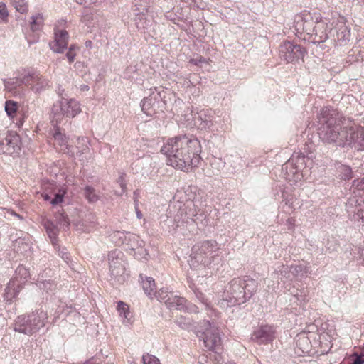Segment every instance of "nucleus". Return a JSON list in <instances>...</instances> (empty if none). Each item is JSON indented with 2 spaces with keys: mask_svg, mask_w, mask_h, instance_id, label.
I'll return each mask as SVG.
<instances>
[{
  "mask_svg": "<svg viewBox=\"0 0 364 364\" xmlns=\"http://www.w3.org/2000/svg\"><path fill=\"white\" fill-rule=\"evenodd\" d=\"M142 287L145 294L150 298H152L154 293L156 291V284L154 279L152 277H146L143 279L142 275H140Z\"/></svg>",
  "mask_w": 364,
  "mask_h": 364,
  "instance_id": "cd10ccee",
  "label": "nucleus"
},
{
  "mask_svg": "<svg viewBox=\"0 0 364 364\" xmlns=\"http://www.w3.org/2000/svg\"><path fill=\"white\" fill-rule=\"evenodd\" d=\"M257 288V282L250 276L234 278L226 285L218 304L226 309L244 304L252 298Z\"/></svg>",
  "mask_w": 364,
  "mask_h": 364,
  "instance_id": "f03ea898",
  "label": "nucleus"
},
{
  "mask_svg": "<svg viewBox=\"0 0 364 364\" xmlns=\"http://www.w3.org/2000/svg\"><path fill=\"white\" fill-rule=\"evenodd\" d=\"M350 363L352 364H364V351L360 355L354 354Z\"/></svg>",
  "mask_w": 364,
  "mask_h": 364,
  "instance_id": "3c124183",
  "label": "nucleus"
},
{
  "mask_svg": "<svg viewBox=\"0 0 364 364\" xmlns=\"http://www.w3.org/2000/svg\"><path fill=\"white\" fill-rule=\"evenodd\" d=\"M191 63H193L196 65H199L200 64L206 62L205 58L200 57L197 58H193L191 60Z\"/></svg>",
  "mask_w": 364,
  "mask_h": 364,
  "instance_id": "13d9d810",
  "label": "nucleus"
},
{
  "mask_svg": "<svg viewBox=\"0 0 364 364\" xmlns=\"http://www.w3.org/2000/svg\"><path fill=\"white\" fill-rule=\"evenodd\" d=\"M345 146L358 151L364 150V127L356 124L347 127Z\"/></svg>",
  "mask_w": 364,
  "mask_h": 364,
  "instance_id": "f8f14e48",
  "label": "nucleus"
},
{
  "mask_svg": "<svg viewBox=\"0 0 364 364\" xmlns=\"http://www.w3.org/2000/svg\"><path fill=\"white\" fill-rule=\"evenodd\" d=\"M164 102L160 92L151 93L149 97L144 98L141 102L142 111L147 115H151L157 109L163 108Z\"/></svg>",
  "mask_w": 364,
  "mask_h": 364,
  "instance_id": "4468645a",
  "label": "nucleus"
},
{
  "mask_svg": "<svg viewBox=\"0 0 364 364\" xmlns=\"http://www.w3.org/2000/svg\"><path fill=\"white\" fill-rule=\"evenodd\" d=\"M13 5L16 10L21 14H24L28 11V4L26 0H14Z\"/></svg>",
  "mask_w": 364,
  "mask_h": 364,
  "instance_id": "a19ab883",
  "label": "nucleus"
},
{
  "mask_svg": "<svg viewBox=\"0 0 364 364\" xmlns=\"http://www.w3.org/2000/svg\"><path fill=\"white\" fill-rule=\"evenodd\" d=\"M134 256L138 259H148L149 254L147 250L144 247H139V248H136L135 252H132Z\"/></svg>",
  "mask_w": 364,
  "mask_h": 364,
  "instance_id": "c03bdc74",
  "label": "nucleus"
},
{
  "mask_svg": "<svg viewBox=\"0 0 364 364\" xmlns=\"http://www.w3.org/2000/svg\"><path fill=\"white\" fill-rule=\"evenodd\" d=\"M175 323L182 329L189 331L192 326V320L189 317L181 316L177 317Z\"/></svg>",
  "mask_w": 364,
  "mask_h": 364,
  "instance_id": "e433bc0d",
  "label": "nucleus"
},
{
  "mask_svg": "<svg viewBox=\"0 0 364 364\" xmlns=\"http://www.w3.org/2000/svg\"><path fill=\"white\" fill-rule=\"evenodd\" d=\"M9 16L5 4L0 5V18L3 20L7 18Z\"/></svg>",
  "mask_w": 364,
  "mask_h": 364,
  "instance_id": "864d4df0",
  "label": "nucleus"
},
{
  "mask_svg": "<svg viewBox=\"0 0 364 364\" xmlns=\"http://www.w3.org/2000/svg\"><path fill=\"white\" fill-rule=\"evenodd\" d=\"M66 58H68L69 63H73L75 60L76 56V52L68 50L66 53Z\"/></svg>",
  "mask_w": 364,
  "mask_h": 364,
  "instance_id": "6e6d98bb",
  "label": "nucleus"
},
{
  "mask_svg": "<svg viewBox=\"0 0 364 364\" xmlns=\"http://www.w3.org/2000/svg\"><path fill=\"white\" fill-rule=\"evenodd\" d=\"M208 327L202 333V338L205 346L210 350L219 353L221 350V338L218 328L213 326L209 321L206 322Z\"/></svg>",
  "mask_w": 364,
  "mask_h": 364,
  "instance_id": "ddd939ff",
  "label": "nucleus"
},
{
  "mask_svg": "<svg viewBox=\"0 0 364 364\" xmlns=\"http://www.w3.org/2000/svg\"><path fill=\"white\" fill-rule=\"evenodd\" d=\"M334 41L339 42L340 45H345L350 40V29L346 25H341L331 31Z\"/></svg>",
  "mask_w": 364,
  "mask_h": 364,
  "instance_id": "5701e85b",
  "label": "nucleus"
},
{
  "mask_svg": "<svg viewBox=\"0 0 364 364\" xmlns=\"http://www.w3.org/2000/svg\"><path fill=\"white\" fill-rule=\"evenodd\" d=\"M28 77L29 82L28 87L35 94H40L50 87V81L39 73L28 72Z\"/></svg>",
  "mask_w": 364,
  "mask_h": 364,
  "instance_id": "2eb2a0df",
  "label": "nucleus"
},
{
  "mask_svg": "<svg viewBox=\"0 0 364 364\" xmlns=\"http://www.w3.org/2000/svg\"><path fill=\"white\" fill-rule=\"evenodd\" d=\"M84 196L90 203H95L99 200V196L96 193L95 188L90 186L85 187Z\"/></svg>",
  "mask_w": 364,
  "mask_h": 364,
  "instance_id": "c9c22d12",
  "label": "nucleus"
},
{
  "mask_svg": "<svg viewBox=\"0 0 364 364\" xmlns=\"http://www.w3.org/2000/svg\"><path fill=\"white\" fill-rule=\"evenodd\" d=\"M198 118L202 121V122L204 123L203 127H205V128L210 127V126L212 125V123H211L210 121L207 120V119L203 121V119H202V116L201 115H199Z\"/></svg>",
  "mask_w": 364,
  "mask_h": 364,
  "instance_id": "052dcab7",
  "label": "nucleus"
},
{
  "mask_svg": "<svg viewBox=\"0 0 364 364\" xmlns=\"http://www.w3.org/2000/svg\"><path fill=\"white\" fill-rule=\"evenodd\" d=\"M323 28H320L318 30V36H316V32H313V34H314V37L312 40V43L316 44V43H323L325 42L328 38V34L326 33V31H321V34L318 33L319 31L321 29H322Z\"/></svg>",
  "mask_w": 364,
  "mask_h": 364,
  "instance_id": "37998d69",
  "label": "nucleus"
},
{
  "mask_svg": "<svg viewBox=\"0 0 364 364\" xmlns=\"http://www.w3.org/2000/svg\"><path fill=\"white\" fill-rule=\"evenodd\" d=\"M21 137L16 132L0 133V154L17 155L21 151Z\"/></svg>",
  "mask_w": 364,
  "mask_h": 364,
  "instance_id": "9b49d317",
  "label": "nucleus"
},
{
  "mask_svg": "<svg viewBox=\"0 0 364 364\" xmlns=\"http://www.w3.org/2000/svg\"><path fill=\"white\" fill-rule=\"evenodd\" d=\"M119 255H122V252L117 250L108 255L110 280L113 281V284L124 283L128 276L126 274L124 262L119 257Z\"/></svg>",
  "mask_w": 364,
  "mask_h": 364,
  "instance_id": "9d476101",
  "label": "nucleus"
},
{
  "mask_svg": "<svg viewBox=\"0 0 364 364\" xmlns=\"http://www.w3.org/2000/svg\"><path fill=\"white\" fill-rule=\"evenodd\" d=\"M196 213H195V211H192L191 209L189 210V213H187L186 212V218H183L182 219V221L183 222H186V223H188V219H191L192 220H193V216H196Z\"/></svg>",
  "mask_w": 364,
  "mask_h": 364,
  "instance_id": "5fc2aeb1",
  "label": "nucleus"
},
{
  "mask_svg": "<svg viewBox=\"0 0 364 364\" xmlns=\"http://www.w3.org/2000/svg\"><path fill=\"white\" fill-rule=\"evenodd\" d=\"M43 199L46 201H50L51 200V197L48 194V193H43L42 195Z\"/></svg>",
  "mask_w": 364,
  "mask_h": 364,
  "instance_id": "0e129e2a",
  "label": "nucleus"
},
{
  "mask_svg": "<svg viewBox=\"0 0 364 364\" xmlns=\"http://www.w3.org/2000/svg\"><path fill=\"white\" fill-rule=\"evenodd\" d=\"M166 219L163 220H161V225L162 226L163 228H165L166 226H167L168 228H169L170 226H173V225L175 224V223H177V224L176 225V227H178L179 226V220L177 221V218L176 217H175L174 219H172L171 218H169L168 217L167 215H165L164 216ZM164 216L161 215V219H163Z\"/></svg>",
  "mask_w": 364,
  "mask_h": 364,
  "instance_id": "a18cd8bd",
  "label": "nucleus"
},
{
  "mask_svg": "<svg viewBox=\"0 0 364 364\" xmlns=\"http://www.w3.org/2000/svg\"><path fill=\"white\" fill-rule=\"evenodd\" d=\"M38 277L37 280V286L41 290L46 291V293L52 292L55 289V284L50 279H43Z\"/></svg>",
  "mask_w": 364,
  "mask_h": 364,
  "instance_id": "7c9ffc66",
  "label": "nucleus"
},
{
  "mask_svg": "<svg viewBox=\"0 0 364 364\" xmlns=\"http://www.w3.org/2000/svg\"><path fill=\"white\" fill-rule=\"evenodd\" d=\"M97 1V0H82L80 2V4H95Z\"/></svg>",
  "mask_w": 364,
  "mask_h": 364,
  "instance_id": "e2e57ef3",
  "label": "nucleus"
},
{
  "mask_svg": "<svg viewBox=\"0 0 364 364\" xmlns=\"http://www.w3.org/2000/svg\"><path fill=\"white\" fill-rule=\"evenodd\" d=\"M66 191L63 189H59L54 197L50 200V204L53 205H57L63 201V198Z\"/></svg>",
  "mask_w": 364,
  "mask_h": 364,
  "instance_id": "79ce46f5",
  "label": "nucleus"
},
{
  "mask_svg": "<svg viewBox=\"0 0 364 364\" xmlns=\"http://www.w3.org/2000/svg\"><path fill=\"white\" fill-rule=\"evenodd\" d=\"M55 248L58 252V255L65 261V262L72 269H74V262L70 258V255L67 250L66 247H60L57 243L56 245H53Z\"/></svg>",
  "mask_w": 364,
  "mask_h": 364,
  "instance_id": "2f4dec72",
  "label": "nucleus"
},
{
  "mask_svg": "<svg viewBox=\"0 0 364 364\" xmlns=\"http://www.w3.org/2000/svg\"><path fill=\"white\" fill-rule=\"evenodd\" d=\"M142 360L144 364H159V359L151 355L145 354L142 357Z\"/></svg>",
  "mask_w": 364,
  "mask_h": 364,
  "instance_id": "09e8293b",
  "label": "nucleus"
},
{
  "mask_svg": "<svg viewBox=\"0 0 364 364\" xmlns=\"http://www.w3.org/2000/svg\"><path fill=\"white\" fill-rule=\"evenodd\" d=\"M275 333L274 326L262 325L254 331L252 339L259 344H266L275 338Z\"/></svg>",
  "mask_w": 364,
  "mask_h": 364,
  "instance_id": "dca6fc26",
  "label": "nucleus"
},
{
  "mask_svg": "<svg viewBox=\"0 0 364 364\" xmlns=\"http://www.w3.org/2000/svg\"><path fill=\"white\" fill-rule=\"evenodd\" d=\"M18 109L17 102L12 100H7L5 103V111L8 116L13 117Z\"/></svg>",
  "mask_w": 364,
  "mask_h": 364,
  "instance_id": "4c0bfd02",
  "label": "nucleus"
},
{
  "mask_svg": "<svg viewBox=\"0 0 364 364\" xmlns=\"http://www.w3.org/2000/svg\"><path fill=\"white\" fill-rule=\"evenodd\" d=\"M306 165V156L301 152H294L291 157L282 166V169L287 171L289 168L294 169L291 171L292 174H294L301 170Z\"/></svg>",
  "mask_w": 364,
  "mask_h": 364,
  "instance_id": "aec40b11",
  "label": "nucleus"
},
{
  "mask_svg": "<svg viewBox=\"0 0 364 364\" xmlns=\"http://www.w3.org/2000/svg\"><path fill=\"white\" fill-rule=\"evenodd\" d=\"M189 288L193 291V292L194 293V289H198L195 284L193 283H190L189 284Z\"/></svg>",
  "mask_w": 364,
  "mask_h": 364,
  "instance_id": "774afa93",
  "label": "nucleus"
},
{
  "mask_svg": "<svg viewBox=\"0 0 364 364\" xmlns=\"http://www.w3.org/2000/svg\"><path fill=\"white\" fill-rule=\"evenodd\" d=\"M46 232L50 239L53 245H56L58 228L55 223L50 219H44L42 222Z\"/></svg>",
  "mask_w": 364,
  "mask_h": 364,
  "instance_id": "a878e982",
  "label": "nucleus"
},
{
  "mask_svg": "<svg viewBox=\"0 0 364 364\" xmlns=\"http://www.w3.org/2000/svg\"><path fill=\"white\" fill-rule=\"evenodd\" d=\"M295 350L299 355L309 353L311 350V343L304 332L299 333L295 338Z\"/></svg>",
  "mask_w": 364,
  "mask_h": 364,
  "instance_id": "412c9836",
  "label": "nucleus"
},
{
  "mask_svg": "<svg viewBox=\"0 0 364 364\" xmlns=\"http://www.w3.org/2000/svg\"><path fill=\"white\" fill-rule=\"evenodd\" d=\"M294 221H295L294 219L292 218H290L287 220V225L289 226V229L292 228V227L294 225Z\"/></svg>",
  "mask_w": 364,
  "mask_h": 364,
  "instance_id": "680f3d73",
  "label": "nucleus"
},
{
  "mask_svg": "<svg viewBox=\"0 0 364 364\" xmlns=\"http://www.w3.org/2000/svg\"><path fill=\"white\" fill-rule=\"evenodd\" d=\"M194 295L196 299L203 304L205 309H208L210 306V303L208 301L205 295L200 291L198 289H194Z\"/></svg>",
  "mask_w": 364,
  "mask_h": 364,
  "instance_id": "58836bf2",
  "label": "nucleus"
},
{
  "mask_svg": "<svg viewBox=\"0 0 364 364\" xmlns=\"http://www.w3.org/2000/svg\"><path fill=\"white\" fill-rule=\"evenodd\" d=\"M69 34L65 30L58 29L54 33V40L49 43L50 48L56 53H63L68 48Z\"/></svg>",
  "mask_w": 364,
  "mask_h": 364,
  "instance_id": "f3484780",
  "label": "nucleus"
},
{
  "mask_svg": "<svg viewBox=\"0 0 364 364\" xmlns=\"http://www.w3.org/2000/svg\"><path fill=\"white\" fill-rule=\"evenodd\" d=\"M325 247L326 252L331 254L338 251L339 245L334 238H331L327 240Z\"/></svg>",
  "mask_w": 364,
  "mask_h": 364,
  "instance_id": "ea45409f",
  "label": "nucleus"
},
{
  "mask_svg": "<svg viewBox=\"0 0 364 364\" xmlns=\"http://www.w3.org/2000/svg\"><path fill=\"white\" fill-rule=\"evenodd\" d=\"M307 50L304 47L292 41H286L279 46V58L288 63L304 62Z\"/></svg>",
  "mask_w": 364,
  "mask_h": 364,
  "instance_id": "1a4fd4ad",
  "label": "nucleus"
},
{
  "mask_svg": "<svg viewBox=\"0 0 364 364\" xmlns=\"http://www.w3.org/2000/svg\"><path fill=\"white\" fill-rule=\"evenodd\" d=\"M87 144L88 140L86 137H79L77 140L76 149L77 151L76 154L82 161L88 160L87 154L90 152V148Z\"/></svg>",
  "mask_w": 364,
  "mask_h": 364,
  "instance_id": "393cba45",
  "label": "nucleus"
},
{
  "mask_svg": "<svg viewBox=\"0 0 364 364\" xmlns=\"http://www.w3.org/2000/svg\"><path fill=\"white\" fill-rule=\"evenodd\" d=\"M117 183L119 184L122 192L119 193V196H122L127 191V184L125 182V174L122 173L117 179Z\"/></svg>",
  "mask_w": 364,
  "mask_h": 364,
  "instance_id": "8fccbe9b",
  "label": "nucleus"
},
{
  "mask_svg": "<svg viewBox=\"0 0 364 364\" xmlns=\"http://www.w3.org/2000/svg\"><path fill=\"white\" fill-rule=\"evenodd\" d=\"M145 242L140 240L139 237L135 234L127 232L125 245L130 250V251L135 252L136 248L139 247H144Z\"/></svg>",
  "mask_w": 364,
  "mask_h": 364,
  "instance_id": "bb28decb",
  "label": "nucleus"
},
{
  "mask_svg": "<svg viewBox=\"0 0 364 364\" xmlns=\"http://www.w3.org/2000/svg\"><path fill=\"white\" fill-rule=\"evenodd\" d=\"M81 112L80 102L75 99L68 100L62 96L61 100L53 104L51 112L53 121L60 123L64 118H73Z\"/></svg>",
  "mask_w": 364,
  "mask_h": 364,
  "instance_id": "6e6552de",
  "label": "nucleus"
},
{
  "mask_svg": "<svg viewBox=\"0 0 364 364\" xmlns=\"http://www.w3.org/2000/svg\"><path fill=\"white\" fill-rule=\"evenodd\" d=\"M134 205H135V210H136V216H137L138 218L140 219V218H142V213L139 210V208H138V200H137L138 193H137L136 191L134 192Z\"/></svg>",
  "mask_w": 364,
  "mask_h": 364,
  "instance_id": "603ef678",
  "label": "nucleus"
},
{
  "mask_svg": "<svg viewBox=\"0 0 364 364\" xmlns=\"http://www.w3.org/2000/svg\"><path fill=\"white\" fill-rule=\"evenodd\" d=\"M77 49H79V48L74 44L70 45V47L68 48V50H71V51H74V52H75V50Z\"/></svg>",
  "mask_w": 364,
  "mask_h": 364,
  "instance_id": "69168bd1",
  "label": "nucleus"
},
{
  "mask_svg": "<svg viewBox=\"0 0 364 364\" xmlns=\"http://www.w3.org/2000/svg\"><path fill=\"white\" fill-rule=\"evenodd\" d=\"M218 250L219 245L215 240L199 242L192 247L189 264L193 267L210 264L218 255Z\"/></svg>",
  "mask_w": 364,
  "mask_h": 364,
  "instance_id": "39448f33",
  "label": "nucleus"
},
{
  "mask_svg": "<svg viewBox=\"0 0 364 364\" xmlns=\"http://www.w3.org/2000/svg\"><path fill=\"white\" fill-rule=\"evenodd\" d=\"M158 301L164 302L170 310H179L188 313H198V308L188 301L184 297L175 295L173 291H168L167 288H161L155 291L154 295Z\"/></svg>",
  "mask_w": 364,
  "mask_h": 364,
  "instance_id": "423d86ee",
  "label": "nucleus"
},
{
  "mask_svg": "<svg viewBox=\"0 0 364 364\" xmlns=\"http://www.w3.org/2000/svg\"><path fill=\"white\" fill-rule=\"evenodd\" d=\"M336 115V110L333 108L325 107L321 109L318 115V136L324 143L345 146L347 127L342 129Z\"/></svg>",
  "mask_w": 364,
  "mask_h": 364,
  "instance_id": "7ed1b4c3",
  "label": "nucleus"
},
{
  "mask_svg": "<svg viewBox=\"0 0 364 364\" xmlns=\"http://www.w3.org/2000/svg\"><path fill=\"white\" fill-rule=\"evenodd\" d=\"M151 164V159L149 156H144L142 158L138 159L134 163H132V166L135 167H141L144 168V165H149Z\"/></svg>",
  "mask_w": 364,
  "mask_h": 364,
  "instance_id": "de8ad7c7",
  "label": "nucleus"
},
{
  "mask_svg": "<svg viewBox=\"0 0 364 364\" xmlns=\"http://www.w3.org/2000/svg\"><path fill=\"white\" fill-rule=\"evenodd\" d=\"M353 172L348 166H342L341 168L340 176L343 180H350L352 178Z\"/></svg>",
  "mask_w": 364,
  "mask_h": 364,
  "instance_id": "49530a36",
  "label": "nucleus"
},
{
  "mask_svg": "<svg viewBox=\"0 0 364 364\" xmlns=\"http://www.w3.org/2000/svg\"><path fill=\"white\" fill-rule=\"evenodd\" d=\"M321 15L316 12L312 14L307 11L297 14L294 18L295 30L298 33L305 32L311 34L316 32L318 36V30L321 27L324 28V23L321 21Z\"/></svg>",
  "mask_w": 364,
  "mask_h": 364,
  "instance_id": "0eeeda50",
  "label": "nucleus"
},
{
  "mask_svg": "<svg viewBox=\"0 0 364 364\" xmlns=\"http://www.w3.org/2000/svg\"><path fill=\"white\" fill-rule=\"evenodd\" d=\"M44 23V18L42 14L33 15L31 18L30 28L33 33L32 35L26 34L25 38L29 46L34 44L38 41L39 36L35 33L41 31Z\"/></svg>",
  "mask_w": 364,
  "mask_h": 364,
  "instance_id": "6ab92c4d",
  "label": "nucleus"
},
{
  "mask_svg": "<svg viewBox=\"0 0 364 364\" xmlns=\"http://www.w3.org/2000/svg\"><path fill=\"white\" fill-rule=\"evenodd\" d=\"M128 232H122V231H114L113 232L110 237L112 241L114 242L116 245H122L126 243V239L127 236Z\"/></svg>",
  "mask_w": 364,
  "mask_h": 364,
  "instance_id": "72a5a7b5",
  "label": "nucleus"
},
{
  "mask_svg": "<svg viewBox=\"0 0 364 364\" xmlns=\"http://www.w3.org/2000/svg\"><path fill=\"white\" fill-rule=\"evenodd\" d=\"M55 221L57 224L63 228H69L70 221L66 215L63 213V210H58L54 215Z\"/></svg>",
  "mask_w": 364,
  "mask_h": 364,
  "instance_id": "473e14b6",
  "label": "nucleus"
},
{
  "mask_svg": "<svg viewBox=\"0 0 364 364\" xmlns=\"http://www.w3.org/2000/svg\"><path fill=\"white\" fill-rule=\"evenodd\" d=\"M53 136H54L55 140L59 141L61 143H63L65 136L63 134H62L60 132L56 131L54 133Z\"/></svg>",
  "mask_w": 364,
  "mask_h": 364,
  "instance_id": "4d7b16f0",
  "label": "nucleus"
},
{
  "mask_svg": "<svg viewBox=\"0 0 364 364\" xmlns=\"http://www.w3.org/2000/svg\"><path fill=\"white\" fill-rule=\"evenodd\" d=\"M57 92H58L59 95H63V93L64 92V89H63L62 87L60 85H59L58 87Z\"/></svg>",
  "mask_w": 364,
  "mask_h": 364,
  "instance_id": "338daca9",
  "label": "nucleus"
},
{
  "mask_svg": "<svg viewBox=\"0 0 364 364\" xmlns=\"http://www.w3.org/2000/svg\"><path fill=\"white\" fill-rule=\"evenodd\" d=\"M22 289V285L15 284L14 279H10L4 289V300L7 304H11Z\"/></svg>",
  "mask_w": 364,
  "mask_h": 364,
  "instance_id": "4be33fe9",
  "label": "nucleus"
},
{
  "mask_svg": "<svg viewBox=\"0 0 364 364\" xmlns=\"http://www.w3.org/2000/svg\"><path fill=\"white\" fill-rule=\"evenodd\" d=\"M48 323L46 311L39 309L18 316L12 323L15 332L31 336L46 327Z\"/></svg>",
  "mask_w": 364,
  "mask_h": 364,
  "instance_id": "20e7f679",
  "label": "nucleus"
},
{
  "mask_svg": "<svg viewBox=\"0 0 364 364\" xmlns=\"http://www.w3.org/2000/svg\"><path fill=\"white\" fill-rule=\"evenodd\" d=\"M291 269L292 270L291 272L294 275H297L302 271V267L301 266L291 267Z\"/></svg>",
  "mask_w": 364,
  "mask_h": 364,
  "instance_id": "bf43d9fd",
  "label": "nucleus"
},
{
  "mask_svg": "<svg viewBox=\"0 0 364 364\" xmlns=\"http://www.w3.org/2000/svg\"><path fill=\"white\" fill-rule=\"evenodd\" d=\"M4 85L5 88L8 90L9 92H12L13 90L17 87H20L22 85H25L26 86H28V73H25L21 75V77H16L15 79H11L9 80H4Z\"/></svg>",
  "mask_w": 364,
  "mask_h": 364,
  "instance_id": "b1692460",
  "label": "nucleus"
},
{
  "mask_svg": "<svg viewBox=\"0 0 364 364\" xmlns=\"http://www.w3.org/2000/svg\"><path fill=\"white\" fill-rule=\"evenodd\" d=\"M30 277L29 271L23 265H18L15 271V277L11 279H14L15 283L17 282L18 284L22 285L25 281H26Z\"/></svg>",
  "mask_w": 364,
  "mask_h": 364,
  "instance_id": "c85d7f7f",
  "label": "nucleus"
},
{
  "mask_svg": "<svg viewBox=\"0 0 364 364\" xmlns=\"http://www.w3.org/2000/svg\"><path fill=\"white\" fill-rule=\"evenodd\" d=\"M353 186L354 193L360 197V202L357 200L354 213L358 219H361L364 223V178L361 179L354 180Z\"/></svg>",
  "mask_w": 364,
  "mask_h": 364,
  "instance_id": "a211bd4d",
  "label": "nucleus"
},
{
  "mask_svg": "<svg viewBox=\"0 0 364 364\" xmlns=\"http://www.w3.org/2000/svg\"><path fill=\"white\" fill-rule=\"evenodd\" d=\"M134 21L136 28L139 31H145L147 29L151 23V20L147 18L146 14L144 12L136 14Z\"/></svg>",
  "mask_w": 364,
  "mask_h": 364,
  "instance_id": "c756f323",
  "label": "nucleus"
},
{
  "mask_svg": "<svg viewBox=\"0 0 364 364\" xmlns=\"http://www.w3.org/2000/svg\"><path fill=\"white\" fill-rule=\"evenodd\" d=\"M117 309L118 312L119 313V315L121 316H123L124 318L127 319V322H129L132 315L131 312L129 311L128 305L124 302L119 301V302H117Z\"/></svg>",
  "mask_w": 364,
  "mask_h": 364,
  "instance_id": "f704fd0d",
  "label": "nucleus"
},
{
  "mask_svg": "<svg viewBox=\"0 0 364 364\" xmlns=\"http://www.w3.org/2000/svg\"><path fill=\"white\" fill-rule=\"evenodd\" d=\"M161 152L167 156L168 165L186 172L197 167L201 159L200 141L186 134L168 139L161 148Z\"/></svg>",
  "mask_w": 364,
  "mask_h": 364,
  "instance_id": "f257e3e1",
  "label": "nucleus"
}]
</instances>
